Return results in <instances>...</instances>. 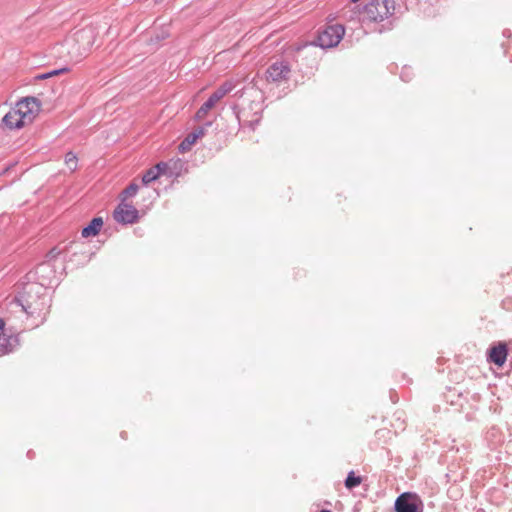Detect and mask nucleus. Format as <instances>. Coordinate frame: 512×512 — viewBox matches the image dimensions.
Here are the masks:
<instances>
[{
  "label": "nucleus",
  "instance_id": "obj_1",
  "mask_svg": "<svg viewBox=\"0 0 512 512\" xmlns=\"http://www.w3.org/2000/svg\"><path fill=\"white\" fill-rule=\"evenodd\" d=\"M394 9V0H373L365 6L363 16L368 21H383Z\"/></svg>",
  "mask_w": 512,
  "mask_h": 512
},
{
  "label": "nucleus",
  "instance_id": "obj_2",
  "mask_svg": "<svg viewBox=\"0 0 512 512\" xmlns=\"http://www.w3.org/2000/svg\"><path fill=\"white\" fill-rule=\"evenodd\" d=\"M345 34L344 26L340 24L328 25L319 31L316 44L321 48H332L337 46Z\"/></svg>",
  "mask_w": 512,
  "mask_h": 512
},
{
  "label": "nucleus",
  "instance_id": "obj_3",
  "mask_svg": "<svg viewBox=\"0 0 512 512\" xmlns=\"http://www.w3.org/2000/svg\"><path fill=\"white\" fill-rule=\"evenodd\" d=\"M41 287L36 284L27 285L23 292L14 298L13 302L18 306H21L22 310L30 316L35 315L40 311V308L35 305V303L31 300V294H38Z\"/></svg>",
  "mask_w": 512,
  "mask_h": 512
},
{
  "label": "nucleus",
  "instance_id": "obj_4",
  "mask_svg": "<svg viewBox=\"0 0 512 512\" xmlns=\"http://www.w3.org/2000/svg\"><path fill=\"white\" fill-rule=\"evenodd\" d=\"M113 218L120 224H134L139 221V211L132 204L121 200L113 211Z\"/></svg>",
  "mask_w": 512,
  "mask_h": 512
},
{
  "label": "nucleus",
  "instance_id": "obj_5",
  "mask_svg": "<svg viewBox=\"0 0 512 512\" xmlns=\"http://www.w3.org/2000/svg\"><path fill=\"white\" fill-rule=\"evenodd\" d=\"M396 512H422V501L413 493H403L395 501Z\"/></svg>",
  "mask_w": 512,
  "mask_h": 512
},
{
  "label": "nucleus",
  "instance_id": "obj_6",
  "mask_svg": "<svg viewBox=\"0 0 512 512\" xmlns=\"http://www.w3.org/2000/svg\"><path fill=\"white\" fill-rule=\"evenodd\" d=\"M40 106V100L33 96L23 98L16 104V108L21 109L23 117L29 122L32 121L34 114L40 110Z\"/></svg>",
  "mask_w": 512,
  "mask_h": 512
},
{
  "label": "nucleus",
  "instance_id": "obj_7",
  "mask_svg": "<svg viewBox=\"0 0 512 512\" xmlns=\"http://www.w3.org/2000/svg\"><path fill=\"white\" fill-rule=\"evenodd\" d=\"M290 74V67L284 61H276L266 72V78L269 81L278 82L286 80Z\"/></svg>",
  "mask_w": 512,
  "mask_h": 512
},
{
  "label": "nucleus",
  "instance_id": "obj_8",
  "mask_svg": "<svg viewBox=\"0 0 512 512\" xmlns=\"http://www.w3.org/2000/svg\"><path fill=\"white\" fill-rule=\"evenodd\" d=\"M21 109L10 110L1 120L0 127H6L9 130L20 129L25 123L26 119L23 117Z\"/></svg>",
  "mask_w": 512,
  "mask_h": 512
},
{
  "label": "nucleus",
  "instance_id": "obj_9",
  "mask_svg": "<svg viewBox=\"0 0 512 512\" xmlns=\"http://www.w3.org/2000/svg\"><path fill=\"white\" fill-rule=\"evenodd\" d=\"M205 131V127H198L193 132L189 133L179 144V151L182 153L189 151L192 145H194L198 139L205 135Z\"/></svg>",
  "mask_w": 512,
  "mask_h": 512
},
{
  "label": "nucleus",
  "instance_id": "obj_10",
  "mask_svg": "<svg viewBox=\"0 0 512 512\" xmlns=\"http://www.w3.org/2000/svg\"><path fill=\"white\" fill-rule=\"evenodd\" d=\"M19 345L17 335H6L4 332L0 333V355L9 354Z\"/></svg>",
  "mask_w": 512,
  "mask_h": 512
},
{
  "label": "nucleus",
  "instance_id": "obj_11",
  "mask_svg": "<svg viewBox=\"0 0 512 512\" xmlns=\"http://www.w3.org/2000/svg\"><path fill=\"white\" fill-rule=\"evenodd\" d=\"M489 359L491 362L501 367L504 365L507 359V347L503 343L492 347L489 353Z\"/></svg>",
  "mask_w": 512,
  "mask_h": 512
},
{
  "label": "nucleus",
  "instance_id": "obj_12",
  "mask_svg": "<svg viewBox=\"0 0 512 512\" xmlns=\"http://www.w3.org/2000/svg\"><path fill=\"white\" fill-rule=\"evenodd\" d=\"M103 225V220L101 217H94L90 223L82 229V236L84 238H88L91 236H96Z\"/></svg>",
  "mask_w": 512,
  "mask_h": 512
},
{
  "label": "nucleus",
  "instance_id": "obj_13",
  "mask_svg": "<svg viewBox=\"0 0 512 512\" xmlns=\"http://www.w3.org/2000/svg\"><path fill=\"white\" fill-rule=\"evenodd\" d=\"M218 101H216L212 95L201 105V107L197 110L195 118L196 120H202L205 118L207 113L216 105Z\"/></svg>",
  "mask_w": 512,
  "mask_h": 512
},
{
  "label": "nucleus",
  "instance_id": "obj_14",
  "mask_svg": "<svg viewBox=\"0 0 512 512\" xmlns=\"http://www.w3.org/2000/svg\"><path fill=\"white\" fill-rule=\"evenodd\" d=\"M234 85L232 82L226 81L220 85L211 95L216 101H220L225 95L232 91Z\"/></svg>",
  "mask_w": 512,
  "mask_h": 512
},
{
  "label": "nucleus",
  "instance_id": "obj_15",
  "mask_svg": "<svg viewBox=\"0 0 512 512\" xmlns=\"http://www.w3.org/2000/svg\"><path fill=\"white\" fill-rule=\"evenodd\" d=\"M169 165H171L169 168V177H179L185 167V162L181 159L170 160Z\"/></svg>",
  "mask_w": 512,
  "mask_h": 512
},
{
  "label": "nucleus",
  "instance_id": "obj_16",
  "mask_svg": "<svg viewBox=\"0 0 512 512\" xmlns=\"http://www.w3.org/2000/svg\"><path fill=\"white\" fill-rule=\"evenodd\" d=\"M139 190V186L135 182H131L120 194V199L126 200L130 197H134Z\"/></svg>",
  "mask_w": 512,
  "mask_h": 512
},
{
  "label": "nucleus",
  "instance_id": "obj_17",
  "mask_svg": "<svg viewBox=\"0 0 512 512\" xmlns=\"http://www.w3.org/2000/svg\"><path fill=\"white\" fill-rule=\"evenodd\" d=\"M159 178V172H155V168L148 169L142 176V183L148 185L149 183Z\"/></svg>",
  "mask_w": 512,
  "mask_h": 512
},
{
  "label": "nucleus",
  "instance_id": "obj_18",
  "mask_svg": "<svg viewBox=\"0 0 512 512\" xmlns=\"http://www.w3.org/2000/svg\"><path fill=\"white\" fill-rule=\"evenodd\" d=\"M361 482H362L361 477L356 476L355 473L353 471H351V472H349V474L345 480V486L348 489H352V488L360 485Z\"/></svg>",
  "mask_w": 512,
  "mask_h": 512
},
{
  "label": "nucleus",
  "instance_id": "obj_19",
  "mask_svg": "<svg viewBox=\"0 0 512 512\" xmlns=\"http://www.w3.org/2000/svg\"><path fill=\"white\" fill-rule=\"evenodd\" d=\"M78 159L73 152H68L65 155V164L70 171H75L77 169Z\"/></svg>",
  "mask_w": 512,
  "mask_h": 512
},
{
  "label": "nucleus",
  "instance_id": "obj_20",
  "mask_svg": "<svg viewBox=\"0 0 512 512\" xmlns=\"http://www.w3.org/2000/svg\"><path fill=\"white\" fill-rule=\"evenodd\" d=\"M170 166L169 162H159L154 166L155 172H159V176L167 175L169 177Z\"/></svg>",
  "mask_w": 512,
  "mask_h": 512
},
{
  "label": "nucleus",
  "instance_id": "obj_21",
  "mask_svg": "<svg viewBox=\"0 0 512 512\" xmlns=\"http://www.w3.org/2000/svg\"><path fill=\"white\" fill-rule=\"evenodd\" d=\"M68 71L67 68H61V69H55V70H52L50 72H47V75L50 77L52 76H56V75H59V74H62L64 72Z\"/></svg>",
  "mask_w": 512,
  "mask_h": 512
},
{
  "label": "nucleus",
  "instance_id": "obj_22",
  "mask_svg": "<svg viewBox=\"0 0 512 512\" xmlns=\"http://www.w3.org/2000/svg\"><path fill=\"white\" fill-rule=\"evenodd\" d=\"M48 78H49V76L47 75V73H43V74H39V75L35 76V80H45Z\"/></svg>",
  "mask_w": 512,
  "mask_h": 512
},
{
  "label": "nucleus",
  "instance_id": "obj_23",
  "mask_svg": "<svg viewBox=\"0 0 512 512\" xmlns=\"http://www.w3.org/2000/svg\"><path fill=\"white\" fill-rule=\"evenodd\" d=\"M4 328H5V321H4V319L0 318V330L2 331V330H4Z\"/></svg>",
  "mask_w": 512,
  "mask_h": 512
},
{
  "label": "nucleus",
  "instance_id": "obj_24",
  "mask_svg": "<svg viewBox=\"0 0 512 512\" xmlns=\"http://www.w3.org/2000/svg\"><path fill=\"white\" fill-rule=\"evenodd\" d=\"M255 79H256V75L252 76V77H251V81H250V83H251V84H253V82L255 81Z\"/></svg>",
  "mask_w": 512,
  "mask_h": 512
},
{
  "label": "nucleus",
  "instance_id": "obj_25",
  "mask_svg": "<svg viewBox=\"0 0 512 512\" xmlns=\"http://www.w3.org/2000/svg\"><path fill=\"white\" fill-rule=\"evenodd\" d=\"M121 437H122V438H126V432H122V433H121Z\"/></svg>",
  "mask_w": 512,
  "mask_h": 512
},
{
  "label": "nucleus",
  "instance_id": "obj_26",
  "mask_svg": "<svg viewBox=\"0 0 512 512\" xmlns=\"http://www.w3.org/2000/svg\"><path fill=\"white\" fill-rule=\"evenodd\" d=\"M75 36H76V37H79V36H81V33H80V32H77V33H75Z\"/></svg>",
  "mask_w": 512,
  "mask_h": 512
},
{
  "label": "nucleus",
  "instance_id": "obj_27",
  "mask_svg": "<svg viewBox=\"0 0 512 512\" xmlns=\"http://www.w3.org/2000/svg\"><path fill=\"white\" fill-rule=\"evenodd\" d=\"M31 455H32V452H31V451H28V456H29V457H32Z\"/></svg>",
  "mask_w": 512,
  "mask_h": 512
},
{
  "label": "nucleus",
  "instance_id": "obj_28",
  "mask_svg": "<svg viewBox=\"0 0 512 512\" xmlns=\"http://www.w3.org/2000/svg\"><path fill=\"white\" fill-rule=\"evenodd\" d=\"M359 0H351L352 3H356L358 2Z\"/></svg>",
  "mask_w": 512,
  "mask_h": 512
}]
</instances>
